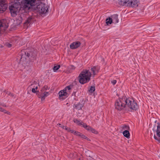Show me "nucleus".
Segmentation results:
<instances>
[{
    "label": "nucleus",
    "mask_w": 160,
    "mask_h": 160,
    "mask_svg": "<svg viewBox=\"0 0 160 160\" xmlns=\"http://www.w3.org/2000/svg\"><path fill=\"white\" fill-rule=\"evenodd\" d=\"M121 127L123 130H128L130 129L129 126L126 125H123L121 126Z\"/></svg>",
    "instance_id": "nucleus-22"
},
{
    "label": "nucleus",
    "mask_w": 160,
    "mask_h": 160,
    "mask_svg": "<svg viewBox=\"0 0 160 160\" xmlns=\"http://www.w3.org/2000/svg\"><path fill=\"white\" fill-rule=\"evenodd\" d=\"M81 138H82L84 139L87 138V137L85 136L84 135H83V134L82 135V136H81Z\"/></svg>",
    "instance_id": "nucleus-36"
},
{
    "label": "nucleus",
    "mask_w": 160,
    "mask_h": 160,
    "mask_svg": "<svg viewBox=\"0 0 160 160\" xmlns=\"http://www.w3.org/2000/svg\"><path fill=\"white\" fill-rule=\"evenodd\" d=\"M86 139H87L88 141H90V140L89 138H87Z\"/></svg>",
    "instance_id": "nucleus-44"
},
{
    "label": "nucleus",
    "mask_w": 160,
    "mask_h": 160,
    "mask_svg": "<svg viewBox=\"0 0 160 160\" xmlns=\"http://www.w3.org/2000/svg\"><path fill=\"white\" fill-rule=\"evenodd\" d=\"M8 95H9L10 96H11L12 97L14 96V95H13V94H12L11 93L9 92L8 93Z\"/></svg>",
    "instance_id": "nucleus-40"
},
{
    "label": "nucleus",
    "mask_w": 160,
    "mask_h": 160,
    "mask_svg": "<svg viewBox=\"0 0 160 160\" xmlns=\"http://www.w3.org/2000/svg\"><path fill=\"white\" fill-rule=\"evenodd\" d=\"M8 21L6 19L0 20V36L3 34L8 27Z\"/></svg>",
    "instance_id": "nucleus-5"
},
{
    "label": "nucleus",
    "mask_w": 160,
    "mask_h": 160,
    "mask_svg": "<svg viewBox=\"0 0 160 160\" xmlns=\"http://www.w3.org/2000/svg\"><path fill=\"white\" fill-rule=\"evenodd\" d=\"M32 92L34 93L36 92L37 91H36L35 88H32Z\"/></svg>",
    "instance_id": "nucleus-32"
},
{
    "label": "nucleus",
    "mask_w": 160,
    "mask_h": 160,
    "mask_svg": "<svg viewBox=\"0 0 160 160\" xmlns=\"http://www.w3.org/2000/svg\"><path fill=\"white\" fill-rule=\"evenodd\" d=\"M83 106V104H81L80 102L75 103L74 105L73 108L78 110L81 109L82 108Z\"/></svg>",
    "instance_id": "nucleus-17"
},
{
    "label": "nucleus",
    "mask_w": 160,
    "mask_h": 160,
    "mask_svg": "<svg viewBox=\"0 0 160 160\" xmlns=\"http://www.w3.org/2000/svg\"><path fill=\"white\" fill-rule=\"evenodd\" d=\"M126 98L125 97L119 98L115 103V108L118 110H121L126 107Z\"/></svg>",
    "instance_id": "nucleus-3"
},
{
    "label": "nucleus",
    "mask_w": 160,
    "mask_h": 160,
    "mask_svg": "<svg viewBox=\"0 0 160 160\" xmlns=\"http://www.w3.org/2000/svg\"><path fill=\"white\" fill-rule=\"evenodd\" d=\"M60 65L54 66L53 68V71L54 72H56L60 68Z\"/></svg>",
    "instance_id": "nucleus-25"
},
{
    "label": "nucleus",
    "mask_w": 160,
    "mask_h": 160,
    "mask_svg": "<svg viewBox=\"0 0 160 160\" xmlns=\"http://www.w3.org/2000/svg\"><path fill=\"white\" fill-rule=\"evenodd\" d=\"M75 92H73V94H75Z\"/></svg>",
    "instance_id": "nucleus-51"
},
{
    "label": "nucleus",
    "mask_w": 160,
    "mask_h": 160,
    "mask_svg": "<svg viewBox=\"0 0 160 160\" xmlns=\"http://www.w3.org/2000/svg\"><path fill=\"white\" fill-rule=\"evenodd\" d=\"M38 86H36V87H35V90H37V89H38Z\"/></svg>",
    "instance_id": "nucleus-47"
},
{
    "label": "nucleus",
    "mask_w": 160,
    "mask_h": 160,
    "mask_svg": "<svg viewBox=\"0 0 160 160\" xmlns=\"http://www.w3.org/2000/svg\"><path fill=\"white\" fill-rule=\"evenodd\" d=\"M80 133V132H79L78 131H75L74 132V134L78 136V135H79V134Z\"/></svg>",
    "instance_id": "nucleus-31"
},
{
    "label": "nucleus",
    "mask_w": 160,
    "mask_h": 160,
    "mask_svg": "<svg viewBox=\"0 0 160 160\" xmlns=\"http://www.w3.org/2000/svg\"><path fill=\"white\" fill-rule=\"evenodd\" d=\"M59 96V98L60 99H63L67 97L68 95V93L64 91V89L63 90H61L58 93Z\"/></svg>",
    "instance_id": "nucleus-9"
},
{
    "label": "nucleus",
    "mask_w": 160,
    "mask_h": 160,
    "mask_svg": "<svg viewBox=\"0 0 160 160\" xmlns=\"http://www.w3.org/2000/svg\"><path fill=\"white\" fill-rule=\"evenodd\" d=\"M74 122L77 124L78 125H82L83 127V124H86V123H84L82 122H80V121L78 120L77 119H75L73 120Z\"/></svg>",
    "instance_id": "nucleus-20"
},
{
    "label": "nucleus",
    "mask_w": 160,
    "mask_h": 160,
    "mask_svg": "<svg viewBox=\"0 0 160 160\" xmlns=\"http://www.w3.org/2000/svg\"><path fill=\"white\" fill-rule=\"evenodd\" d=\"M88 81H79V82L82 84H84L87 82Z\"/></svg>",
    "instance_id": "nucleus-26"
},
{
    "label": "nucleus",
    "mask_w": 160,
    "mask_h": 160,
    "mask_svg": "<svg viewBox=\"0 0 160 160\" xmlns=\"http://www.w3.org/2000/svg\"><path fill=\"white\" fill-rule=\"evenodd\" d=\"M9 48H11L12 46V45L10 43H8L6 45Z\"/></svg>",
    "instance_id": "nucleus-33"
},
{
    "label": "nucleus",
    "mask_w": 160,
    "mask_h": 160,
    "mask_svg": "<svg viewBox=\"0 0 160 160\" xmlns=\"http://www.w3.org/2000/svg\"><path fill=\"white\" fill-rule=\"evenodd\" d=\"M77 155L76 152L71 153L69 155V157L70 158H74Z\"/></svg>",
    "instance_id": "nucleus-23"
},
{
    "label": "nucleus",
    "mask_w": 160,
    "mask_h": 160,
    "mask_svg": "<svg viewBox=\"0 0 160 160\" xmlns=\"http://www.w3.org/2000/svg\"><path fill=\"white\" fill-rule=\"evenodd\" d=\"M48 89V86L47 85H45L43 88L41 90V91H43L44 90H47Z\"/></svg>",
    "instance_id": "nucleus-29"
},
{
    "label": "nucleus",
    "mask_w": 160,
    "mask_h": 160,
    "mask_svg": "<svg viewBox=\"0 0 160 160\" xmlns=\"http://www.w3.org/2000/svg\"><path fill=\"white\" fill-rule=\"evenodd\" d=\"M21 59L22 58H25L26 59L29 58L31 61L33 62L34 60L36 59V55L35 54H33L32 52H30L29 53L28 52H25L24 51H22L21 54Z\"/></svg>",
    "instance_id": "nucleus-4"
},
{
    "label": "nucleus",
    "mask_w": 160,
    "mask_h": 160,
    "mask_svg": "<svg viewBox=\"0 0 160 160\" xmlns=\"http://www.w3.org/2000/svg\"><path fill=\"white\" fill-rule=\"evenodd\" d=\"M82 156L81 155L80 157L77 159V160H83Z\"/></svg>",
    "instance_id": "nucleus-35"
},
{
    "label": "nucleus",
    "mask_w": 160,
    "mask_h": 160,
    "mask_svg": "<svg viewBox=\"0 0 160 160\" xmlns=\"http://www.w3.org/2000/svg\"><path fill=\"white\" fill-rule=\"evenodd\" d=\"M139 3V0H129V7L136 8L137 7Z\"/></svg>",
    "instance_id": "nucleus-8"
},
{
    "label": "nucleus",
    "mask_w": 160,
    "mask_h": 160,
    "mask_svg": "<svg viewBox=\"0 0 160 160\" xmlns=\"http://www.w3.org/2000/svg\"><path fill=\"white\" fill-rule=\"evenodd\" d=\"M89 151L88 150H86L85 151V153H87V152H88Z\"/></svg>",
    "instance_id": "nucleus-49"
},
{
    "label": "nucleus",
    "mask_w": 160,
    "mask_h": 160,
    "mask_svg": "<svg viewBox=\"0 0 160 160\" xmlns=\"http://www.w3.org/2000/svg\"><path fill=\"white\" fill-rule=\"evenodd\" d=\"M117 81H111V83L113 85H115Z\"/></svg>",
    "instance_id": "nucleus-37"
},
{
    "label": "nucleus",
    "mask_w": 160,
    "mask_h": 160,
    "mask_svg": "<svg viewBox=\"0 0 160 160\" xmlns=\"http://www.w3.org/2000/svg\"><path fill=\"white\" fill-rule=\"evenodd\" d=\"M0 105H1L3 107H6V105H5V104L4 103H1L0 102Z\"/></svg>",
    "instance_id": "nucleus-38"
},
{
    "label": "nucleus",
    "mask_w": 160,
    "mask_h": 160,
    "mask_svg": "<svg viewBox=\"0 0 160 160\" xmlns=\"http://www.w3.org/2000/svg\"><path fill=\"white\" fill-rule=\"evenodd\" d=\"M4 92H5L6 93H7V94H8V91H6V90H5L4 91Z\"/></svg>",
    "instance_id": "nucleus-45"
},
{
    "label": "nucleus",
    "mask_w": 160,
    "mask_h": 160,
    "mask_svg": "<svg viewBox=\"0 0 160 160\" xmlns=\"http://www.w3.org/2000/svg\"><path fill=\"white\" fill-rule=\"evenodd\" d=\"M4 92H5L6 93H7V94H8V91H6V90H5L4 91Z\"/></svg>",
    "instance_id": "nucleus-46"
},
{
    "label": "nucleus",
    "mask_w": 160,
    "mask_h": 160,
    "mask_svg": "<svg viewBox=\"0 0 160 160\" xmlns=\"http://www.w3.org/2000/svg\"><path fill=\"white\" fill-rule=\"evenodd\" d=\"M58 126L59 127L62 128L63 129H65V127H66V126H64L63 125H62V124H60V123L58 124Z\"/></svg>",
    "instance_id": "nucleus-28"
},
{
    "label": "nucleus",
    "mask_w": 160,
    "mask_h": 160,
    "mask_svg": "<svg viewBox=\"0 0 160 160\" xmlns=\"http://www.w3.org/2000/svg\"><path fill=\"white\" fill-rule=\"evenodd\" d=\"M70 67H71L72 68V69H75V68H74V67L73 66H72V65H71V66H70Z\"/></svg>",
    "instance_id": "nucleus-43"
},
{
    "label": "nucleus",
    "mask_w": 160,
    "mask_h": 160,
    "mask_svg": "<svg viewBox=\"0 0 160 160\" xmlns=\"http://www.w3.org/2000/svg\"><path fill=\"white\" fill-rule=\"evenodd\" d=\"M65 129L67 130L68 132H70L71 129L69 128H68L67 127H66L65 128Z\"/></svg>",
    "instance_id": "nucleus-34"
},
{
    "label": "nucleus",
    "mask_w": 160,
    "mask_h": 160,
    "mask_svg": "<svg viewBox=\"0 0 160 160\" xmlns=\"http://www.w3.org/2000/svg\"><path fill=\"white\" fill-rule=\"evenodd\" d=\"M95 86L93 85L88 90V91L92 93L95 91Z\"/></svg>",
    "instance_id": "nucleus-24"
},
{
    "label": "nucleus",
    "mask_w": 160,
    "mask_h": 160,
    "mask_svg": "<svg viewBox=\"0 0 160 160\" xmlns=\"http://www.w3.org/2000/svg\"><path fill=\"white\" fill-rule=\"evenodd\" d=\"M49 95V92H44L43 93H42L40 95H38V98H41V101H44L46 97L48 96Z\"/></svg>",
    "instance_id": "nucleus-14"
},
{
    "label": "nucleus",
    "mask_w": 160,
    "mask_h": 160,
    "mask_svg": "<svg viewBox=\"0 0 160 160\" xmlns=\"http://www.w3.org/2000/svg\"><path fill=\"white\" fill-rule=\"evenodd\" d=\"M106 23L107 25H109L113 22L111 17H109L106 19Z\"/></svg>",
    "instance_id": "nucleus-21"
},
{
    "label": "nucleus",
    "mask_w": 160,
    "mask_h": 160,
    "mask_svg": "<svg viewBox=\"0 0 160 160\" xmlns=\"http://www.w3.org/2000/svg\"><path fill=\"white\" fill-rule=\"evenodd\" d=\"M74 131L73 130H70V132L71 133H74Z\"/></svg>",
    "instance_id": "nucleus-42"
},
{
    "label": "nucleus",
    "mask_w": 160,
    "mask_h": 160,
    "mask_svg": "<svg viewBox=\"0 0 160 160\" xmlns=\"http://www.w3.org/2000/svg\"><path fill=\"white\" fill-rule=\"evenodd\" d=\"M117 2L120 6L129 7V0H118Z\"/></svg>",
    "instance_id": "nucleus-11"
},
{
    "label": "nucleus",
    "mask_w": 160,
    "mask_h": 160,
    "mask_svg": "<svg viewBox=\"0 0 160 160\" xmlns=\"http://www.w3.org/2000/svg\"><path fill=\"white\" fill-rule=\"evenodd\" d=\"M82 133H80L79 134V135H78V136H79L80 137H81V136H82Z\"/></svg>",
    "instance_id": "nucleus-41"
},
{
    "label": "nucleus",
    "mask_w": 160,
    "mask_h": 160,
    "mask_svg": "<svg viewBox=\"0 0 160 160\" xmlns=\"http://www.w3.org/2000/svg\"><path fill=\"white\" fill-rule=\"evenodd\" d=\"M99 70L97 66H93L89 70L84 69L79 75L78 80H90L96 79V76Z\"/></svg>",
    "instance_id": "nucleus-2"
},
{
    "label": "nucleus",
    "mask_w": 160,
    "mask_h": 160,
    "mask_svg": "<svg viewBox=\"0 0 160 160\" xmlns=\"http://www.w3.org/2000/svg\"><path fill=\"white\" fill-rule=\"evenodd\" d=\"M91 160H95L93 159V158H92V159H91Z\"/></svg>",
    "instance_id": "nucleus-50"
},
{
    "label": "nucleus",
    "mask_w": 160,
    "mask_h": 160,
    "mask_svg": "<svg viewBox=\"0 0 160 160\" xmlns=\"http://www.w3.org/2000/svg\"><path fill=\"white\" fill-rule=\"evenodd\" d=\"M126 106H127L128 108L133 110H136L138 108V106L137 103L135 102L134 101H133L130 100L129 99L126 98Z\"/></svg>",
    "instance_id": "nucleus-6"
},
{
    "label": "nucleus",
    "mask_w": 160,
    "mask_h": 160,
    "mask_svg": "<svg viewBox=\"0 0 160 160\" xmlns=\"http://www.w3.org/2000/svg\"><path fill=\"white\" fill-rule=\"evenodd\" d=\"M23 4L17 1L9 6L11 15L15 17L18 13L17 22L21 23L29 11L33 10L40 14H46L48 11V5L36 0H23Z\"/></svg>",
    "instance_id": "nucleus-1"
},
{
    "label": "nucleus",
    "mask_w": 160,
    "mask_h": 160,
    "mask_svg": "<svg viewBox=\"0 0 160 160\" xmlns=\"http://www.w3.org/2000/svg\"><path fill=\"white\" fill-rule=\"evenodd\" d=\"M86 156H88V157H90V155H89L88 154H87L86 155Z\"/></svg>",
    "instance_id": "nucleus-48"
},
{
    "label": "nucleus",
    "mask_w": 160,
    "mask_h": 160,
    "mask_svg": "<svg viewBox=\"0 0 160 160\" xmlns=\"http://www.w3.org/2000/svg\"><path fill=\"white\" fill-rule=\"evenodd\" d=\"M81 43L79 41H75L73 42L70 45L71 49H74L78 48L81 45Z\"/></svg>",
    "instance_id": "nucleus-10"
},
{
    "label": "nucleus",
    "mask_w": 160,
    "mask_h": 160,
    "mask_svg": "<svg viewBox=\"0 0 160 160\" xmlns=\"http://www.w3.org/2000/svg\"><path fill=\"white\" fill-rule=\"evenodd\" d=\"M156 135H154V138L159 142H160V131H156Z\"/></svg>",
    "instance_id": "nucleus-15"
},
{
    "label": "nucleus",
    "mask_w": 160,
    "mask_h": 160,
    "mask_svg": "<svg viewBox=\"0 0 160 160\" xmlns=\"http://www.w3.org/2000/svg\"><path fill=\"white\" fill-rule=\"evenodd\" d=\"M3 112L7 114L8 115H10V112H8V111L6 110L5 109H4V111H3Z\"/></svg>",
    "instance_id": "nucleus-30"
},
{
    "label": "nucleus",
    "mask_w": 160,
    "mask_h": 160,
    "mask_svg": "<svg viewBox=\"0 0 160 160\" xmlns=\"http://www.w3.org/2000/svg\"><path fill=\"white\" fill-rule=\"evenodd\" d=\"M158 125L157 127V129L156 131H160V124L158 122L157 123Z\"/></svg>",
    "instance_id": "nucleus-27"
},
{
    "label": "nucleus",
    "mask_w": 160,
    "mask_h": 160,
    "mask_svg": "<svg viewBox=\"0 0 160 160\" xmlns=\"http://www.w3.org/2000/svg\"><path fill=\"white\" fill-rule=\"evenodd\" d=\"M33 20V18L32 17H29L25 21V22L24 23V25L25 27H27L28 24L30 25L32 22Z\"/></svg>",
    "instance_id": "nucleus-13"
},
{
    "label": "nucleus",
    "mask_w": 160,
    "mask_h": 160,
    "mask_svg": "<svg viewBox=\"0 0 160 160\" xmlns=\"http://www.w3.org/2000/svg\"><path fill=\"white\" fill-rule=\"evenodd\" d=\"M72 87L73 85L72 84H70L69 85L67 86L65 88L63 89L64 91L67 92H68V93L69 95L70 92V90L72 88Z\"/></svg>",
    "instance_id": "nucleus-18"
},
{
    "label": "nucleus",
    "mask_w": 160,
    "mask_h": 160,
    "mask_svg": "<svg viewBox=\"0 0 160 160\" xmlns=\"http://www.w3.org/2000/svg\"><path fill=\"white\" fill-rule=\"evenodd\" d=\"M4 1L5 0H0V13L5 11L8 8V5Z\"/></svg>",
    "instance_id": "nucleus-7"
},
{
    "label": "nucleus",
    "mask_w": 160,
    "mask_h": 160,
    "mask_svg": "<svg viewBox=\"0 0 160 160\" xmlns=\"http://www.w3.org/2000/svg\"><path fill=\"white\" fill-rule=\"evenodd\" d=\"M118 15L117 14H113L111 16V17L112 20V21H113V23H116L118 22Z\"/></svg>",
    "instance_id": "nucleus-16"
},
{
    "label": "nucleus",
    "mask_w": 160,
    "mask_h": 160,
    "mask_svg": "<svg viewBox=\"0 0 160 160\" xmlns=\"http://www.w3.org/2000/svg\"><path fill=\"white\" fill-rule=\"evenodd\" d=\"M123 134L126 138H130V133L128 130H124L123 132Z\"/></svg>",
    "instance_id": "nucleus-19"
},
{
    "label": "nucleus",
    "mask_w": 160,
    "mask_h": 160,
    "mask_svg": "<svg viewBox=\"0 0 160 160\" xmlns=\"http://www.w3.org/2000/svg\"><path fill=\"white\" fill-rule=\"evenodd\" d=\"M4 109L2 108V107H0V111L3 112Z\"/></svg>",
    "instance_id": "nucleus-39"
},
{
    "label": "nucleus",
    "mask_w": 160,
    "mask_h": 160,
    "mask_svg": "<svg viewBox=\"0 0 160 160\" xmlns=\"http://www.w3.org/2000/svg\"><path fill=\"white\" fill-rule=\"evenodd\" d=\"M83 127L88 131H91L92 133L94 134H96L98 133L97 131H96L94 129L92 128L90 126L87 125L86 124H83Z\"/></svg>",
    "instance_id": "nucleus-12"
}]
</instances>
